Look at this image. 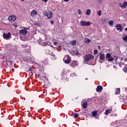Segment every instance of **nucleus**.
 Instances as JSON below:
<instances>
[{
	"label": "nucleus",
	"instance_id": "obj_1",
	"mask_svg": "<svg viewBox=\"0 0 127 127\" xmlns=\"http://www.w3.org/2000/svg\"><path fill=\"white\" fill-rule=\"evenodd\" d=\"M99 63H103V61L106 59V55L104 53H99Z\"/></svg>",
	"mask_w": 127,
	"mask_h": 127
},
{
	"label": "nucleus",
	"instance_id": "obj_2",
	"mask_svg": "<svg viewBox=\"0 0 127 127\" xmlns=\"http://www.w3.org/2000/svg\"><path fill=\"white\" fill-rule=\"evenodd\" d=\"M93 58H94V56L92 55H86L84 58V61L85 62H88V61H90Z\"/></svg>",
	"mask_w": 127,
	"mask_h": 127
},
{
	"label": "nucleus",
	"instance_id": "obj_3",
	"mask_svg": "<svg viewBox=\"0 0 127 127\" xmlns=\"http://www.w3.org/2000/svg\"><path fill=\"white\" fill-rule=\"evenodd\" d=\"M64 61L65 64H69L71 62V58L69 55H67L64 58Z\"/></svg>",
	"mask_w": 127,
	"mask_h": 127
},
{
	"label": "nucleus",
	"instance_id": "obj_4",
	"mask_svg": "<svg viewBox=\"0 0 127 127\" xmlns=\"http://www.w3.org/2000/svg\"><path fill=\"white\" fill-rule=\"evenodd\" d=\"M80 24L82 26H90V25H91V23L90 22L85 21H81Z\"/></svg>",
	"mask_w": 127,
	"mask_h": 127
},
{
	"label": "nucleus",
	"instance_id": "obj_5",
	"mask_svg": "<svg viewBox=\"0 0 127 127\" xmlns=\"http://www.w3.org/2000/svg\"><path fill=\"white\" fill-rule=\"evenodd\" d=\"M16 20V16L15 15H11L8 17V20L11 22H13L15 21Z\"/></svg>",
	"mask_w": 127,
	"mask_h": 127
},
{
	"label": "nucleus",
	"instance_id": "obj_6",
	"mask_svg": "<svg viewBox=\"0 0 127 127\" xmlns=\"http://www.w3.org/2000/svg\"><path fill=\"white\" fill-rule=\"evenodd\" d=\"M71 67L75 68L76 66H78V62L77 61H72L70 64Z\"/></svg>",
	"mask_w": 127,
	"mask_h": 127
},
{
	"label": "nucleus",
	"instance_id": "obj_7",
	"mask_svg": "<svg viewBox=\"0 0 127 127\" xmlns=\"http://www.w3.org/2000/svg\"><path fill=\"white\" fill-rule=\"evenodd\" d=\"M106 60H107V61H109L110 62H111V61H113V60H114V59L111 56L110 54H106Z\"/></svg>",
	"mask_w": 127,
	"mask_h": 127
},
{
	"label": "nucleus",
	"instance_id": "obj_8",
	"mask_svg": "<svg viewBox=\"0 0 127 127\" xmlns=\"http://www.w3.org/2000/svg\"><path fill=\"white\" fill-rule=\"evenodd\" d=\"M3 37L4 39H8L10 38V32L3 34Z\"/></svg>",
	"mask_w": 127,
	"mask_h": 127
},
{
	"label": "nucleus",
	"instance_id": "obj_9",
	"mask_svg": "<svg viewBox=\"0 0 127 127\" xmlns=\"http://www.w3.org/2000/svg\"><path fill=\"white\" fill-rule=\"evenodd\" d=\"M47 16L48 18L49 19L52 18V16H53V13L51 11H49L47 13Z\"/></svg>",
	"mask_w": 127,
	"mask_h": 127
},
{
	"label": "nucleus",
	"instance_id": "obj_10",
	"mask_svg": "<svg viewBox=\"0 0 127 127\" xmlns=\"http://www.w3.org/2000/svg\"><path fill=\"white\" fill-rule=\"evenodd\" d=\"M102 91H103V86L98 85L96 88V91L98 92V93H102Z\"/></svg>",
	"mask_w": 127,
	"mask_h": 127
},
{
	"label": "nucleus",
	"instance_id": "obj_11",
	"mask_svg": "<svg viewBox=\"0 0 127 127\" xmlns=\"http://www.w3.org/2000/svg\"><path fill=\"white\" fill-rule=\"evenodd\" d=\"M20 34L21 35H26L27 34V30L25 29H22L20 30Z\"/></svg>",
	"mask_w": 127,
	"mask_h": 127
},
{
	"label": "nucleus",
	"instance_id": "obj_12",
	"mask_svg": "<svg viewBox=\"0 0 127 127\" xmlns=\"http://www.w3.org/2000/svg\"><path fill=\"white\" fill-rule=\"evenodd\" d=\"M31 15L32 17L35 16V15H37V11L35 10H33L31 12Z\"/></svg>",
	"mask_w": 127,
	"mask_h": 127
},
{
	"label": "nucleus",
	"instance_id": "obj_13",
	"mask_svg": "<svg viewBox=\"0 0 127 127\" xmlns=\"http://www.w3.org/2000/svg\"><path fill=\"white\" fill-rule=\"evenodd\" d=\"M116 29H117V30H118V31H122V29H123V28L122 27V25L118 24L116 26Z\"/></svg>",
	"mask_w": 127,
	"mask_h": 127
},
{
	"label": "nucleus",
	"instance_id": "obj_14",
	"mask_svg": "<svg viewBox=\"0 0 127 127\" xmlns=\"http://www.w3.org/2000/svg\"><path fill=\"white\" fill-rule=\"evenodd\" d=\"M120 94H121V88H118L115 91V95H120Z\"/></svg>",
	"mask_w": 127,
	"mask_h": 127
},
{
	"label": "nucleus",
	"instance_id": "obj_15",
	"mask_svg": "<svg viewBox=\"0 0 127 127\" xmlns=\"http://www.w3.org/2000/svg\"><path fill=\"white\" fill-rule=\"evenodd\" d=\"M120 6L122 8L123 7V8H126L127 6L126 3L124 2L123 4L122 3L120 4Z\"/></svg>",
	"mask_w": 127,
	"mask_h": 127
},
{
	"label": "nucleus",
	"instance_id": "obj_16",
	"mask_svg": "<svg viewBox=\"0 0 127 127\" xmlns=\"http://www.w3.org/2000/svg\"><path fill=\"white\" fill-rule=\"evenodd\" d=\"M111 112H112V109L107 110L105 112V115H106V116H108L109 114H111Z\"/></svg>",
	"mask_w": 127,
	"mask_h": 127
},
{
	"label": "nucleus",
	"instance_id": "obj_17",
	"mask_svg": "<svg viewBox=\"0 0 127 127\" xmlns=\"http://www.w3.org/2000/svg\"><path fill=\"white\" fill-rule=\"evenodd\" d=\"M76 41L74 40L70 42V45H72V46H74V45H76Z\"/></svg>",
	"mask_w": 127,
	"mask_h": 127
},
{
	"label": "nucleus",
	"instance_id": "obj_18",
	"mask_svg": "<svg viewBox=\"0 0 127 127\" xmlns=\"http://www.w3.org/2000/svg\"><path fill=\"white\" fill-rule=\"evenodd\" d=\"M87 106H88V104H87V102H84L83 103V109H86L87 108Z\"/></svg>",
	"mask_w": 127,
	"mask_h": 127
},
{
	"label": "nucleus",
	"instance_id": "obj_19",
	"mask_svg": "<svg viewBox=\"0 0 127 127\" xmlns=\"http://www.w3.org/2000/svg\"><path fill=\"white\" fill-rule=\"evenodd\" d=\"M85 42L87 44L90 43V42H91V40H90L89 38H86L85 40Z\"/></svg>",
	"mask_w": 127,
	"mask_h": 127
},
{
	"label": "nucleus",
	"instance_id": "obj_20",
	"mask_svg": "<svg viewBox=\"0 0 127 127\" xmlns=\"http://www.w3.org/2000/svg\"><path fill=\"white\" fill-rule=\"evenodd\" d=\"M51 59H52V60H56V56H55V55H51Z\"/></svg>",
	"mask_w": 127,
	"mask_h": 127
},
{
	"label": "nucleus",
	"instance_id": "obj_21",
	"mask_svg": "<svg viewBox=\"0 0 127 127\" xmlns=\"http://www.w3.org/2000/svg\"><path fill=\"white\" fill-rule=\"evenodd\" d=\"M98 113L97 111H93L92 112V115L93 117H96V115H97Z\"/></svg>",
	"mask_w": 127,
	"mask_h": 127
},
{
	"label": "nucleus",
	"instance_id": "obj_22",
	"mask_svg": "<svg viewBox=\"0 0 127 127\" xmlns=\"http://www.w3.org/2000/svg\"><path fill=\"white\" fill-rule=\"evenodd\" d=\"M87 15H90L91 14V9H88L86 11Z\"/></svg>",
	"mask_w": 127,
	"mask_h": 127
},
{
	"label": "nucleus",
	"instance_id": "obj_23",
	"mask_svg": "<svg viewBox=\"0 0 127 127\" xmlns=\"http://www.w3.org/2000/svg\"><path fill=\"white\" fill-rule=\"evenodd\" d=\"M78 116H79V113H74L73 114V117H74V119L78 118Z\"/></svg>",
	"mask_w": 127,
	"mask_h": 127
},
{
	"label": "nucleus",
	"instance_id": "obj_24",
	"mask_svg": "<svg viewBox=\"0 0 127 127\" xmlns=\"http://www.w3.org/2000/svg\"><path fill=\"white\" fill-rule=\"evenodd\" d=\"M123 71L125 72H127V65H125V67L123 68Z\"/></svg>",
	"mask_w": 127,
	"mask_h": 127
},
{
	"label": "nucleus",
	"instance_id": "obj_25",
	"mask_svg": "<svg viewBox=\"0 0 127 127\" xmlns=\"http://www.w3.org/2000/svg\"><path fill=\"white\" fill-rule=\"evenodd\" d=\"M108 24H109V25H113V24H114V21L111 20L109 22Z\"/></svg>",
	"mask_w": 127,
	"mask_h": 127
},
{
	"label": "nucleus",
	"instance_id": "obj_26",
	"mask_svg": "<svg viewBox=\"0 0 127 127\" xmlns=\"http://www.w3.org/2000/svg\"><path fill=\"white\" fill-rule=\"evenodd\" d=\"M47 45H48V43H47V42H44L43 43V46H47Z\"/></svg>",
	"mask_w": 127,
	"mask_h": 127
},
{
	"label": "nucleus",
	"instance_id": "obj_27",
	"mask_svg": "<svg viewBox=\"0 0 127 127\" xmlns=\"http://www.w3.org/2000/svg\"><path fill=\"white\" fill-rule=\"evenodd\" d=\"M97 14L99 16L102 15V11H101L100 10H99L97 12Z\"/></svg>",
	"mask_w": 127,
	"mask_h": 127
},
{
	"label": "nucleus",
	"instance_id": "obj_28",
	"mask_svg": "<svg viewBox=\"0 0 127 127\" xmlns=\"http://www.w3.org/2000/svg\"><path fill=\"white\" fill-rule=\"evenodd\" d=\"M123 40L124 41H127V36H125L124 37H123Z\"/></svg>",
	"mask_w": 127,
	"mask_h": 127
},
{
	"label": "nucleus",
	"instance_id": "obj_29",
	"mask_svg": "<svg viewBox=\"0 0 127 127\" xmlns=\"http://www.w3.org/2000/svg\"><path fill=\"white\" fill-rule=\"evenodd\" d=\"M78 14H82V11L80 9L78 10Z\"/></svg>",
	"mask_w": 127,
	"mask_h": 127
},
{
	"label": "nucleus",
	"instance_id": "obj_30",
	"mask_svg": "<svg viewBox=\"0 0 127 127\" xmlns=\"http://www.w3.org/2000/svg\"><path fill=\"white\" fill-rule=\"evenodd\" d=\"M94 54H98V51L97 50H95L94 51Z\"/></svg>",
	"mask_w": 127,
	"mask_h": 127
},
{
	"label": "nucleus",
	"instance_id": "obj_31",
	"mask_svg": "<svg viewBox=\"0 0 127 127\" xmlns=\"http://www.w3.org/2000/svg\"><path fill=\"white\" fill-rule=\"evenodd\" d=\"M28 71H32V68L31 67H29L28 69Z\"/></svg>",
	"mask_w": 127,
	"mask_h": 127
},
{
	"label": "nucleus",
	"instance_id": "obj_32",
	"mask_svg": "<svg viewBox=\"0 0 127 127\" xmlns=\"http://www.w3.org/2000/svg\"><path fill=\"white\" fill-rule=\"evenodd\" d=\"M13 26H14V27H17V25H16L15 24H13Z\"/></svg>",
	"mask_w": 127,
	"mask_h": 127
},
{
	"label": "nucleus",
	"instance_id": "obj_33",
	"mask_svg": "<svg viewBox=\"0 0 127 127\" xmlns=\"http://www.w3.org/2000/svg\"><path fill=\"white\" fill-rule=\"evenodd\" d=\"M42 1H44V2H47L48 1V0H42Z\"/></svg>",
	"mask_w": 127,
	"mask_h": 127
},
{
	"label": "nucleus",
	"instance_id": "obj_34",
	"mask_svg": "<svg viewBox=\"0 0 127 127\" xmlns=\"http://www.w3.org/2000/svg\"><path fill=\"white\" fill-rule=\"evenodd\" d=\"M76 55H79V52H78V50H77V52H76Z\"/></svg>",
	"mask_w": 127,
	"mask_h": 127
},
{
	"label": "nucleus",
	"instance_id": "obj_35",
	"mask_svg": "<svg viewBox=\"0 0 127 127\" xmlns=\"http://www.w3.org/2000/svg\"><path fill=\"white\" fill-rule=\"evenodd\" d=\"M54 44L55 45H57V42H54Z\"/></svg>",
	"mask_w": 127,
	"mask_h": 127
},
{
	"label": "nucleus",
	"instance_id": "obj_36",
	"mask_svg": "<svg viewBox=\"0 0 127 127\" xmlns=\"http://www.w3.org/2000/svg\"><path fill=\"white\" fill-rule=\"evenodd\" d=\"M51 23L52 24H53L54 23V21H51Z\"/></svg>",
	"mask_w": 127,
	"mask_h": 127
},
{
	"label": "nucleus",
	"instance_id": "obj_37",
	"mask_svg": "<svg viewBox=\"0 0 127 127\" xmlns=\"http://www.w3.org/2000/svg\"><path fill=\"white\" fill-rule=\"evenodd\" d=\"M38 78H41V76H40V74H38Z\"/></svg>",
	"mask_w": 127,
	"mask_h": 127
},
{
	"label": "nucleus",
	"instance_id": "obj_38",
	"mask_svg": "<svg viewBox=\"0 0 127 127\" xmlns=\"http://www.w3.org/2000/svg\"><path fill=\"white\" fill-rule=\"evenodd\" d=\"M98 1L99 3H101V2H102V0H98Z\"/></svg>",
	"mask_w": 127,
	"mask_h": 127
},
{
	"label": "nucleus",
	"instance_id": "obj_39",
	"mask_svg": "<svg viewBox=\"0 0 127 127\" xmlns=\"http://www.w3.org/2000/svg\"><path fill=\"white\" fill-rule=\"evenodd\" d=\"M124 61L125 62H127V59H125Z\"/></svg>",
	"mask_w": 127,
	"mask_h": 127
},
{
	"label": "nucleus",
	"instance_id": "obj_40",
	"mask_svg": "<svg viewBox=\"0 0 127 127\" xmlns=\"http://www.w3.org/2000/svg\"><path fill=\"white\" fill-rule=\"evenodd\" d=\"M7 62H9V63H12L11 61H7Z\"/></svg>",
	"mask_w": 127,
	"mask_h": 127
},
{
	"label": "nucleus",
	"instance_id": "obj_41",
	"mask_svg": "<svg viewBox=\"0 0 127 127\" xmlns=\"http://www.w3.org/2000/svg\"><path fill=\"white\" fill-rule=\"evenodd\" d=\"M69 0H64V1H66V2H68V1H69Z\"/></svg>",
	"mask_w": 127,
	"mask_h": 127
},
{
	"label": "nucleus",
	"instance_id": "obj_42",
	"mask_svg": "<svg viewBox=\"0 0 127 127\" xmlns=\"http://www.w3.org/2000/svg\"><path fill=\"white\" fill-rule=\"evenodd\" d=\"M98 49H100L101 48V47L100 46H98Z\"/></svg>",
	"mask_w": 127,
	"mask_h": 127
},
{
	"label": "nucleus",
	"instance_id": "obj_43",
	"mask_svg": "<svg viewBox=\"0 0 127 127\" xmlns=\"http://www.w3.org/2000/svg\"><path fill=\"white\" fill-rule=\"evenodd\" d=\"M124 2H125V3H126V5L127 6V2L126 1H125Z\"/></svg>",
	"mask_w": 127,
	"mask_h": 127
},
{
	"label": "nucleus",
	"instance_id": "obj_44",
	"mask_svg": "<svg viewBox=\"0 0 127 127\" xmlns=\"http://www.w3.org/2000/svg\"><path fill=\"white\" fill-rule=\"evenodd\" d=\"M127 31V28H125V31Z\"/></svg>",
	"mask_w": 127,
	"mask_h": 127
},
{
	"label": "nucleus",
	"instance_id": "obj_45",
	"mask_svg": "<svg viewBox=\"0 0 127 127\" xmlns=\"http://www.w3.org/2000/svg\"><path fill=\"white\" fill-rule=\"evenodd\" d=\"M121 60H124V59L123 58H121Z\"/></svg>",
	"mask_w": 127,
	"mask_h": 127
},
{
	"label": "nucleus",
	"instance_id": "obj_46",
	"mask_svg": "<svg viewBox=\"0 0 127 127\" xmlns=\"http://www.w3.org/2000/svg\"><path fill=\"white\" fill-rule=\"evenodd\" d=\"M22 1H24V0H22Z\"/></svg>",
	"mask_w": 127,
	"mask_h": 127
},
{
	"label": "nucleus",
	"instance_id": "obj_47",
	"mask_svg": "<svg viewBox=\"0 0 127 127\" xmlns=\"http://www.w3.org/2000/svg\"><path fill=\"white\" fill-rule=\"evenodd\" d=\"M126 15H127V12H126Z\"/></svg>",
	"mask_w": 127,
	"mask_h": 127
}]
</instances>
